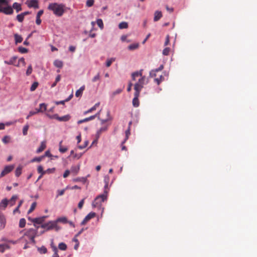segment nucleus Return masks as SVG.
Returning a JSON list of instances; mask_svg holds the SVG:
<instances>
[{
    "label": "nucleus",
    "mask_w": 257,
    "mask_h": 257,
    "mask_svg": "<svg viewBox=\"0 0 257 257\" xmlns=\"http://www.w3.org/2000/svg\"><path fill=\"white\" fill-rule=\"evenodd\" d=\"M41 227L43 228H46L47 230L52 229L54 228H56V230L58 229L57 228L56 222L50 221L47 223L43 224L41 225Z\"/></svg>",
    "instance_id": "obj_6"
},
{
    "label": "nucleus",
    "mask_w": 257,
    "mask_h": 257,
    "mask_svg": "<svg viewBox=\"0 0 257 257\" xmlns=\"http://www.w3.org/2000/svg\"><path fill=\"white\" fill-rule=\"evenodd\" d=\"M14 38L16 44L21 43L23 41L22 36L17 34L14 35Z\"/></svg>",
    "instance_id": "obj_22"
},
{
    "label": "nucleus",
    "mask_w": 257,
    "mask_h": 257,
    "mask_svg": "<svg viewBox=\"0 0 257 257\" xmlns=\"http://www.w3.org/2000/svg\"><path fill=\"white\" fill-rule=\"evenodd\" d=\"M38 82H34L32 85H31V88H30V90L31 91H33L34 90H36V89L37 88V87L38 86Z\"/></svg>",
    "instance_id": "obj_40"
},
{
    "label": "nucleus",
    "mask_w": 257,
    "mask_h": 257,
    "mask_svg": "<svg viewBox=\"0 0 257 257\" xmlns=\"http://www.w3.org/2000/svg\"><path fill=\"white\" fill-rule=\"evenodd\" d=\"M148 83V80L145 76H142L139 79L138 82L136 83L134 86V89L136 91L141 92L143 88L144 85Z\"/></svg>",
    "instance_id": "obj_4"
},
{
    "label": "nucleus",
    "mask_w": 257,
    "mask_h": 257,
    "mask_svg": "<svg viewBox=\"0 0 257 257\" xmlns=\"http://www.w3.org/2000/svg\"><path fill=\"white\" fill-rule=\"evenodd\" d=\"M38 113V112H37V110H36V111H31L29 112V114L26 117V118L27 119H29L30 117H31L32 115H35V114H37Z\"/></svg>",
    "instance_id": "obj_51"
},
{
    "label": "nucleus",
    "mask_w": 257,
    "mask_h": 257,
    "mask_svg": "<svg viewBox=\"0 0 257 257\" xmlns=\"http://www.w3.org/2000/svg\"><path fill=\"white\" fill-rule=\"evenodd\" d=\"M96 216V213L94 212H90L88 214H87L83 221L81 222V225L85 224L89 220L91 219L94 218Z\"/></svg>",
    "instance_id": "obj_11"
},
{
    "label": "nucleus",
    "mask_w": 257,
    "mask_h": 257,
    "mask_svg": "<svg viewBox=\"0 0 257 257\" xmlns=\"http://www.w3.org/2000/svg\"><path fill=\"white\" fill-rule=\"evenodd\" d=\"M143 70H141L139 71L135 72L132 73V76L138 77L139 76H142Z\"/></svg>",
    "instance_id": "obj_33"
},
{
    "label": "nucleus",
    "mask_w": 257,
    "mask_h": 257,
    "mask_svg": "<svg viewBox=\"0 0 257 257\" xmlns=\"http://www.w3.org/2000/svg\"><path fill=\"white\" fill-rule=\"evenodd\" d=\"M97 24L101 29L103 28V24L101 19H98L97 20Z\"/></svg>",
    "instance_id": "obj_52"
},
{
    "label": "nucleus",
    "mask_w": 257,
    "mask_h": 257,
    "mask_svg": "<svg viewBox=\"0 0 257 257\" xmlns=\"http://www.w3.org/2000/svg\"><path fill=\"white\" fill-rule=\"evenodd\" d=\"M65 5L63 4L53 3L49 5L48 9L52 11L55 16L61 17L65 11Z\"/></svg>",
    "instance_id": "obj_1"
},
{
    "label": "nucleus",
    "mask_w": 257,
    "mask_h": 257,
    "mask_svg": "<svg viewBox=\"0 0 257 257\" xmlns=\"http://www.w3.org/2000/svg\"><path fill=\"white\" fill-rule=\"evenodd\" d=\"M17 198H18V196L17 195H13L12 197V198H11L10 201H9V202H10L11 206H13L15 204V202H16V200L17 199Z\"/></svg>",
    "instance_id": "obj_28"
},
{
    "label": "nucleus",
    "mask_w": 257,
    "mask_h": 257,
    "mask_svg": "<svg viewBox=\"0 0 257 257\" xmlns=\"http://www.w3.org/2000/svg\"><path fill=\"white\" fill-rule=\"evenodd\" d=\"M140 92L138 91L135 92L134 93V98L133 99V105L134 107H138L140 105V101L139 100V97L140 96Z\"/></svg>",
    "instance_id": "obj_10"
},
{
    "label": "nucleus",
    "mask_w": 257,
    "mask_h": 257,
    "mask_svg": "<svg viewBox=\"0 0 257 257\" xmlns=\"http://www.w3.org/2000/svg\"><path fill=\"white\" fill-rule=\"evenodd\" d=\"M37 229L30 228L25 232L22 239H25V237H27L31 242L33 244H35L36 241L35 238L37 235Z\"/></svg>",
    "instance_id": "obj_2"
},
{
    "label": "nucleus",
    "mask_w": 257,
    "mask_h": 257,
    "mask_svg": "<svg viewBox=\"0 0 257 257\" xmlns=\"http://www.w3.org/2000/svg\"><path fill=\"white\" fill-rule=\"evenodd\" d=\"M125 138L124 140V141L122 142V144H124L126 141V140L128 139V137H129V136L130 135V130L129 128L127 129L125 132Z\"/></svg>",
    "instance_id": "obj_44"
},
{
    "label": "nucleus",
    "mask_w": 257,
    "mask_h": 257,
    "mask_svg": "<svg viewBox=\"0 0 257 257\" xmlns=\"http://www.w3.org/2000/svg\"><path fill=\"white\" fill-rule=\"evenodd\" d=\"M52 248L53 251H54V254H53L52 257H59V255L58 254V249L56 247V246L52 245Z\"/></svg>",
    "instance_id": "obj_29"
},
{
    "label": "nucleus",
    "mask_w": 257,
    "mask_h": 257,
    "mask_svg": "<svg viewBox=\"0 0 257 257\" xmlns=\"http://www.w3.org/2000/svg\"><path fill=\"white\" fill-rule=\"evenodd\" d=\"M139 47V44L137 43L133 44L128 46V49L130 50H134L137 49Z\"/></svg>",
    "instance_id": "obj_30"
},
{
    "label": "nucleus",
    "mask_w": 257,
    "mask_h": 257,
    "mask_svg": "<svg viewBox=\"0 0 257 257\" xmlns=\"http://www.w3.org/2000/svg\"><path fill=\"white\" fill-rule=\"evenodd\" d=\"M12 8L15 9L17 13L19 12L22 10L21 5L16 2L13 4Z\"/></svg>",
    "instance_id": "obj_17"
},
{
    "label": "nucleus",
    "mask_w": 257,
    "mask_h": 257,
    "mask_svg": "<svg viewBox=\"0 0 257 257\" xmlns=\"http://www.w3.org/2000/svg\"><path fill=\"white\" fill-rule=\"evenodd\" d=\"M114 61V59L113 58H111L110 59H108L106 61V66L107 67H109L113 62V61Z\"/></svg>",
    "instance_id": "obj_50"
},
{
    "label": "nucleus",
    "mask_w": 257,
    "mask_h": 257,
    "mask_svg": "<svg viewBox=\"0 0 257 257\" xmlns=\"http://www.w3.org/2000/svg\"><path fill=\"white\" fill-rule=\"evenodd\" d=\"M96 109L95 108V107H92L91 108H90L89 109H88V110L87 111H85L84 112V114H86L87 113H90L91 112H92L93 111L95 110Z\"/></svg>",
    "instance_id": "obj_56"
},
{
    "label": "nucleus",
    "mask_w": 257,
    "mask_h": 257,
    "mask_svg": "<svg viewBox=\"0 0 257 257\" xmlns=\"http://www.w3.org/2000/svg\"><path fill=\"white\" fill-rule=\"evenodd\" d=\"M70 173H71V172H70V170H66L65 171L64 173L63 174V177L65 178L69 176V175L70 174Z\"/></svg>",
    "instance_id": "obj_58"
},
{
    "label": "nucleus",
    "mask_w": 257,
    "mask_h": 257,
    "mask_svg": "<svg viewBox=\"0 0 257 257\" xmlns=\"http://www.w3.org/2000/svg\"><path fill=\"white\" fill-rule=\"evenodd\" d=\"M162 17V14L161 12L156 11V12H155V14H154V21L155 22H157L158 20H159Z\"/></svg>",
    "instance_id": "obj_19"
},
{
    "label": "nucleus",
    "mask_w": 257,
    "mask_h": 257,
    "mask_svg": "<svg viewBox=\"0 0 257 257\" xmlns=\"http://www.w3.org/2000/svg\"><path fill=\"white\" fill-rule=\"evenodd\" d=\"M73 181L74 182H78V181H81L85 182L86 181V178L84 177L81 178H77L73 179Z\"/></svg>",
    "instance_id": "obj_53"
},
{
    "label": "nucleus",
    "mask_w": 257,
    "mask_h": 257,
    "mask_svg": "<svg viewBox=\"0 0 257 257\" xmlns=\"http://www.w3.org/2000/svg\"><path fill=\"white\" fill-rule=\"evenodd\" d=\"M107 130V126H103V127H101V128H100L99 130H98V131L97 132V134H96V138H97V139L99 138L102 132L106 131Z\"/></svg>",
    "instance_id": "obj_21"
},
{
    "label": "nucleus",
    "mask_w": 257,
    "mask_h": 257,
    "mask_svg": "<svg viewBox=\"0 0 257 257\" xmlns=\"http://www.w3.org/2000/svg\"><path fill=\"white\" fill-rule=\"evenodd\" d=\"M42 157H36V158H34L31 161V162H40L42 160Z\"/></svg>",
    "instance_id": "obj_60"
},
{
    "label": "nucleus",
    "mask_w": 257,
    "mask_h": 257,
    "mask_svg": "<svg viewBox=\"0 0 257 257\" xmlns=\"http://www.w3.org/2000/svg\"><path fill=\"white\" fill-rule=\"evenodd\" d=\"M9 203V201L6 199H4L0 203V209L5 210L7 207Z\"/></svg>",
    "instance_id": "obj_16"
},
{
    "label": "nucleus",
    "mask_w": 257,
    "mask_h": 257,
    "mask_svg": "<svg viewBox=\"0 0 257 257\" xmlns=\"http://www.w3.org/2000/svg\"><path fill=\"white\" fill-rule=\"evenodd\" d=\"M0 229H4L6 226V219L4 215L0 212Z\"/></svg>",
    "instance_id": "obj_12"
},
{
    "label": "nucleus",
    "mask_w": 257,
    "mask_h": 257,
    "mask_svg": "<svg viewBox=\"0 0 257 257\" xmlns=\"http://www.w3.org/2000/svg\"><path fill=\"white\" fill-rule=\"evenodd\" d=\"M84 202V199H82L78 203V207L79 209H81Z\"/></svg>",
    "instance_id": "obj_57"
},
{
    "label": "nucleus",
    "mask_w": 257,
    "mask_h": 257,
    "mask_svg": "<svg viewBox=\"0 0 257 257\" xmlns=\"http://www.w3.org/2000/svg\"><path fill=\"white\" fill-rule=\"evenodd\" d=\"M94 4V0H87L86 5L88 7H92Z\"/></svg>",
    "instance_id": "obj_48"
},
{
    "label": "nucleus",
    "mask_w": 257,
    "mask_h": 257,
    "mask_svg": "<svg viewBox=\"0 0 257 257\" xmlns=\"http://www.w3.org/2000/svg\"><path fill=\"white\" fill-rule=\"evenodd\" d=\"M107 192L105 190L103 194L99 195L96 197L92 203L93 206L97 207L100 206L102 202L106 200L107 199Z\"/></svg>",
    "instance_id": "obj_3"
},
{
    "label": "nucleus",
    "mask_w": 257,
    "mask_h": 257,
    "mask_svg": "<svg viewBox=\"0 0 257 257\" xmlns=\"http://www.w3.org/2000/svg\"><path fill=\"white\" fill-rule=\"evenodd\" d=\"M23 169V166L21 165L19 166L15 171V175L16 177H19L22 174V170Z\"/></svg>",
    "instance_id": "obj_23"
},
{
    "label": "nucleus",
    "mask_w": 257,
    "mask_h": 257,
    "mask_svg": "<svg viewBox=\"0 0 257 257\" xmlns=\"http://www.w3.org/2000/svg\"><path fill=\"white\" fill-rule=\"evenodd\" d=\"M46 218V216H43L41 217L35 218L34 219H31L30 217H28V219L29 220L32 221L33 223H34V226L36 227L37 229H38L39 226H37L35 224H40L42 223Z\"/></svg>",
    "instance_id": "obj_7"
},
{
    "label": "nucleus",
    "mask_w": 257,
    "mask_h": 257,
    "mask_svg": "<svg viewBox=\"0 0 257 257\" xmlns=\"http://www.w3.org/2000/svg\"><path fill=\"white\" fill-rule=\"evenodd\" d=\"M55 171V168L48 169L45 171V174L46 173H52Z\"/></svg>",
    "instance_id": "obj_61"
},
{
    "label": "nucleus",
    "mask_w": 257,
    "mask_h": 257,
    "mask_svg": "<svg viewBox=\"0 0 257 257\" xmlns=\"http://www.w3.org/2000/svg\"><path fill=\"white\" fill-rule=\"evenodd\" d=\"M56 222H62L63 223H66L68 222L67 219L65 217H60L57 219Z\"/></svg>",
    "instance_id": "obj_35"
},
{
    "label": "nucleus",
    "mask_w": 257,
    "mask_h": 257,
    "mask_svg": "<svg viewBox=\"0 0 257 257\" xmlns=\"http://www.w3.org/2000/svg\"><path fill=\"white\" fill-rule=\"evenodd\" d=\"M48 116L51 119H56L59 121H68L70 118L71 116L69 114H67L65 115H64L63 116H59L57 114H48Z\"/></svg>",
    "instance_id": "obj_5"
},
{
    "label": "nucleus",
    "mask_w": 257,
    "mask_h": 257,
    "mask_svg": "<svg viewBox=\"0 0 257 257\" xmlns=\"http://www.w3.org/2000/svg\"><path fill=\"white\" fill-rule=\"evenodd\" d=\"M122 91V89L118 88L116 89L115 91H113L112 93V95L115 96L117 94L120 93Z\"/></svg>",
    "instance_id": "obj_54"
},
{
    "label": "nucleus",
    "mask_w": 257,
    "mask_h": 257,
    "mask_svg": "<svg viewBox=\"0 0 257 257\" xmlns=\"http://www.w3.org/2000/svg\"><path fill=\"white\" fill-rule=\"evenodd\" d=\"M24 16L23 15V14L22 13L20 14H19L17 16V20L19 22H22L23 21H24Z\"/></svg>",
    "instance_id": "obj_39"
},
{
    "label": "nucleus",
    "mask_w": 257,
    "mask_h": 257,
    "mask_svg": "<svg viewBox=\"0 0 257 257\" xmlns=\"http://www.w3.org/2000/svg\"><path fill=\"white\" fill-rule=\"evenodd\" d=\"M14 168V165H8L6 166L0 174V177H3L11 172Z\"/></svg>",
    "instance_id": "obj_9"
},
{
    "label": "nucleus",
    "mask_w": 257,
    "mask_h": 257,
    "mask_svg": "<svg viewBox=\"0 0 257 257\" xmlns=\"http://www.w3.org/2000/svg\"><path fill=\"white\" fill-rule=\"evenodd\" d=\"M10 138L9 136H5L3 139H2V141L5 144H7L9 142H10Z\"/></svg>",
    "instance_id": "obj_47"
},
{
    "label": "nucleus",
    "mask_w": 257,
    "mask_h": 257,
    "mask_svg": "<svg viewBox=\"0 0 257 257\" xmlns=\"http://www.w3.org/2000/svg\"><path fill=\"white\" fill-rule=\"evenodd\" d=\"M36 205H37V204H36V202H33L31 206V207L29 209V210H28V214H30L31 213V212H32L33 211V210L35 209L36 207Z\"/></svg>",
    "instance_id": "obj_37"
},
{
    "label": "nucleus",
    "mask_w": 257,
    "mask_h": 257,
    "mask_svg": "<svg viewBox=\"0 0 257 257\" xmlns=\"http://www.w3.org/2000/svg\"><path fill=\"white\" fill-rule=\"evenodd\" d=\"M88 142L87 141H86L85 142L84 145L78 146V147L79 149L82 150V149L85 148L88 145Z\"/></svg>",
    "instance_id": "obj_55"
},
{
    "label": "nucleus",
    "mask_w": 257,
    "mask_h": 257,
    "mask_svg": "<svg viewBox=\"0 0 257 257\" xmlns=\"http://www.w3.org/2000/svg\"><path fill=\"white\" fill-rule=\"evenodd\" d=\"M46 148V145L45 142H42L41 143L40 146L39 147V148L37 150V153H40L43 151L45 148Z\"/></svg>",
    "instance_id": "obj_20"
},
{
    "label": "nucleus",
    "mask_w": 257,
    "mask_h": 257,
    "mask_svg": "<svg viewBox=\"0 0 257 257\" xmlns=\"http://www.w3.org/2000/svg\"><path fill=\"white\" fill-rule=\"evenodd\" d=\"M62 141H61L60 143H59V151L62 153H65L68 150V148L67 147H63L62 146Z\"/></svg>",
    "instance_id": "obj_26"
},
{
    "label": "nucleus",
    "mask_w": 257,
    "mask_h": 257,
    "mask_svg": "<svg viewBox=\"0 0 257 257\" xmlns=\"http://www.w3.org/2000/svg\"><path fill=\"white\" fill-rule=\"evenodd\" d=\"M41 20L40 19V17L36 16V23L38 25H40L41 23Z\"/></svg>",
    "instance_id": "obj_64"
},
{
    "label": "nucleus",
    "mask_w": 257,
    "mask_h": 257,
    "mask_svg": "<svg viewBox=\"0 0 257 257\" xmlns=\"http://www.w3.org/2000/svg\"><path fill=\"white\" fill-rule=\"evenodd\" d=\"M59 248L62 250H65L67 249V245L63 242L60 243L58 245Z\"/></svg>",
    "instance_id": "obj_36"
},
{
    "label": "nucleus",
    "mask_w": 257,
    "mask_h": 257,
    "mask_svg": "<svg viewBox=\"0 0 257 257\" xmlns=\"http://www.w3.org/2000/svg\"><path fill=\"white\" fill-rule=\"evenodd\" d=\"M127 27H128V24L126 22H121L120 23H119V24L118 25V28L120 29H126V28H127Z\"/></svg>",
    "instance_id": "obj_27"
},
{
    "label": "nucleus",
    "mask_w": 257,
    "mask_h": 257,
    "mask_svg": "<svg viewBox=\"0 0 257 257\" xmlns=\"http://www.w3.org/2000/svg\"><path fill=\"white\" fill-rule=\"evenodd\" d=\"M38 250L41 253H46L47 252V249L44 246L38 247Z\"/></svg>",
    "instance_id": "obj_34"
},
{
    "label": "nucleus",
    "mask_w": 257,
    "mask_h": 257,
    "mask_svg": "<svg viewBox=\"0 0 257 257\" xmlns=\"http://www.w3.org/2000/svg\"><path fill=\"white\" fill-rule=\"evenodd\" d=\"M19 51L21 53H26L28 52V49L23 47H19L18 48Z\"/></svg>",
    "instance_id": "obj_45"
},
{
    "label": "nucleus",
    "mask_w": 257,
    "mask_h": 257,
    "mask_svg": "<svg viewBox=\"0 0 257 257\" xmlns=\"http://www.w3.org/2000/svg\"><path fill=\"white\" fill-rule=\"evenodd\" d=\"M156 71L155 70H152L150 72V76L151 77H155L156 76Z\"/></svg>",
    "instance_id": "obj_62"
},
{
    "label": "nucleus",
    "mask_w": 257,
    "mask_h": 257,
    "mask_svg": "<svg viewBox=\"0 0 257 257\" xmlns=\"http://www.w3.org/2000/svg\"><path fill=\"white\" fill-rule=\"evenodd\" d=\"M9 246L7 244H0V252H3L6 249L9 248Z\"/></svg>",
    "instance_id": "obj_31"
},
{
    "label": "nucleus",
    "mask_w": 257,
    "mask_h": 257,
    "mask_svg": "<svg viewBox=\"0 0 257 257\" xmlns=\"http://www.w3.org/2000/svg\"><path fill=\"white\" fill-rule=\"evenodd\" d=\"M29 127V126L28 124H26L23 127V135L26 136L27 135Z\"/></svg>",
    "instance_id": "obj_41"
},
{
    "label": "nucleus",
    "mask_w": 257,
    "mask_h": 257,
    "mask_svg": "<svg viewBox=\"0 0 257 257\" xmlns=\"http://www.w3.org/2000/svg\"><path fill=\"white\" fill-rule=\"evenodd\" d=\"M80 170V165H74L71 166L70 169L71 173L74 175H76Z\"/></svg>",
    "instance_id": "obj_14"
},
{
    "label": "nucleus",
    "mask_w": 257,
    "mask_h": 257,
    "mask_svg": "<svg viewBox=\"0 0 257 257\" xmlns=\"http://www.w3.org/2000/svg\"><path fill=\"white\" fill-rule=\"evenodd\" d=\"M32 71H33V69H32V66L31 65H30L28 68H27V70L26 71V75L27 76H29L32 73Z\"/></svg>",
    "instance_id": "obj_43"
},
{
    "label": "nucleus",
    "mask_w": 257,
    "mask_h": 257,
    "mask_svg": "<svg viewBox=\"0 0 257 257\" xmlns=\"http://www.w3.org/2000/svg\"><path fill=\"white\" fill-rule=\"evenodd\" d=\"M89 121V119H88V118H85L84 119H81V120H79L77 122V123L78 124H81L82 123H83V122H87V121Z\"/></svg>",
    "instance_id": "obj_59"
},
{
    "label": "nucleus",
    "mask_w": 257,
    "mask_h": 257,
    "mask_svg": "<svg viewBox=\"0 0 257 257\" xmlns=\"http://www.w3.org/2000/svg\"><path fill=\"white\" fill-rule=\"evenodd\" d=\"M28 6L29 8L38 9L39 8L38 2L37 0H31L27 2Z\"/></svg>",
    "instance_id": "obj_13"
},
{
    "label": "nucleus",
    "mask_w": 257,
    "mask_h": 257,
    "mask_svg": "<svg viewBox=\"0 0 257 257\" xmlns=\"http://www.w3.org/2000/svg\"><path fill=\"white\" fill-rule=\"evenodd\" d=\"M54 65L55 66L58 68H62L63 67V62L62 61L59 60H56L54 62Z\"/></svg>",
    "instance_id": "obj_25"
},
{
    "label": "nucleus",
    "mask_w": 257,
    "mask_h": 257,
    "mask_svg": "<svg viewBox=\"0 0 257 257\" xmlns=\"http://www.w3.org/2000/svg\"><path fill=\"white\" fill-rule=\"evenodd\" d=\"M18 61L20 63H22L23 66H25L26 65V63H25V59L24 58H23V57L21 58L20 59H19Z\"/></svg>",
    "instance_id": "obj_63"
},
{
    "label": "nucleus",
    "mask_w": 257,
    "mask_h": 257,
    "mask_svg": "<svg viewBox=\"0 0 257 257\" xmlns=\"http://www.w3.org/2000/svg\"><path fill=\"white\" fill-rule=\"evenodd\" d=\"M84 89H85L84 86H81L78 90H77L76 91V92L75 93V96L77 97L81 96L82 92H83V90H84Z\"/></svg>",
    "instance_id": "obj_24"
},
{
    "label": "nucleus",
    "mask_w": 257,
    "mask_h": 257,
    "mask_svg": "<svg viewBox=\"0 0 257 257\" xmlns=\"http://www.w3.org/2000/svg\"><path fill=\"white\" fill-rule=\"evenodd\" d=\"M100 74L98 73L95 76H94L93 77V78L92 79V81L93 82H96L97 81H99L100 80Z\"/></svg>",
    "instance_id": "obj_42"
},
{
    "label": "nucleus",
    "mask_w": 257,
    "mask_h": 257,
    "mask_svg": "<svg viewBox=\"0 0 257 257\" xmlns=\"http://www.w3.org/2000/svg\"><path fill=\"white\" fill-rule=\"evenodd\" d=\"M26 225V220L24 218H21L19 222V227L21 228H23Z\"/></svg>",
    "instance_id": "obj_38"
},
{
    "label": "nucleus",
    "mask_w": 257,
    "mask_h": 257,
    "mask_svg": "<svg viewBox=\"0 0 257 257\" xmlns=\"http://www.w3.org/2000/svg\"><path fill=\"white\" fill-rule=\"evenodd\" d=\"M154 80L158 85H159L161 82L164 80V77L162 75H161L159 78H155Z\"/></svg>",
    "instance_id": "obj_32"
},
{
    "label": "nucleus",
    "mask_w": 257,
    "mask_h": 257,
    "mask_svg": "<svg viewBox=\"0 0 257 257\" xmlns=\"http://www.w3.org/2000/svg\"><path fill=\"white\" fill-rule=\"evenodd\" d=\"M0 12L3 13L6 15H12L14 11L12 7L8 5L6 7H0Z\"/></svg>",
    "instance_id": "obj_8"
},
{
    "label": "nucleus",
    "mask_w": 257,
    "mask_h": 257,
    "mask_svg": "<svg viewBox=\"0 0 257 257\" xmlns=\"http://www.w3.org/2000/svg\"><path fill=\"white\" fill-rule=\"evenodd\" d=\"M170 49L169 48H166L163 51V54L167 56L169 54Z\"/></svg>",
    "instance_id": "obj_49"
},
{
    "label": "nucleus",
    "mask_w": 257,
    "mask_h": 257,
    "mask_svg": "<svg viewBox=\"0 0 257 257\" xmlns=\"http://www.w3.org/2000/svg\"><path fill=\"white\" fill-rule=\"evenodd\" d=\"M37 170H38V173L42 174V175H44V174H45V171L43 170V168L42 166H38Z\"/></svg>",
    "instance_id": "obj_46"
},
{
    "label": "nucleus",
    "mask_w": 257,
    "mask_h": 257,
    "mask_svg": "<svg viewBox=\"0 0 257 257\" xmlns=\"http://www.w3.org/2000/svg\"><path fill=\"white\" fill-rule=\"evenodd\" d=\"M18 57L17 56H13L9 61H5L4 63L8 65H15Z\"/></svg>",
    "instance_id": "obj_15"
},
{
    "label": "nucleus",
    "mask_w": 257,
    "mask_h": 257,
    "mask_svg": "<svg viewBox=\"0 0 257 257\" xmlns=\"http://www.w3.org/2000/svg\"><path fill=\"white\" fill-rule=\"evenodd\" d=\"M39 106L40 108L39 109H36L38 112H43L46 110L47 105L45 103H41Z\"/></svg>",
    "instance_id": "obj_18"
}]
</instances>
